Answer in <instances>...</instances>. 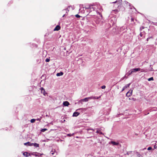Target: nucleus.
<instances>
[{
  "mask_svg": "<svg viewBox=\"0 0 157 157\" xmlns=\"http://www.w3.org/2000/svg\"><path fill=\"white\" fill-rule=\"evenodd\" d=\"M101 96L98 97H90L86 98L84 99H81V101H83L86 102L88 101L89 99H98L100 98Z\"/></svg>",
  "mask_w": 157,
  "mask_h": 157,
  "instance_id": "nucleus-1",
  "label": "nucleus"
},
{
  "mask_svg": "<svg viewBox=\"0 0 157 157\" xmlns=\"http://www.w3.org/2000/svg\"><path fill=\"white\" fill-rule=\"evenodd\" d=\"M132 90H130L128 92H127L126 94V96L128 97H130L132 94Z\"/></svg>",
  "mask_w": 157,
  "mask_h": 157,
  "instance_id": "nucleus-2",
  "label": "nucleus"
},
{
  "mask_svg": "<svg viewBox=\"0 0 157 157\" xmlns=\"http://www.w3.org/2000/svg\"><path fill=\"white\" fill-rule=\"evenodd\" d=\"M141 69L140 68H136L132 69L131 70L132 71V73L134 72H136L137 71H140Z\"/></svg>",
  "mask_w": 157,
  "mask_h": 157,
  "instance_id": "nucleus-3",
  "label": "nucleus"
},
{
  "mask_svg": "<svg viewBox=\"0 0 157 157\" xmlns=\"http://www.w3.org/2000/svg\"><path fill=\"white\" fill-rule=\"evenodd\" d=\"M110 143L113 145H118L119 144V143L113 141H111Z\"/></svg>",
  "mask_w": 157,
  "mask_h": 157,
  "instance_id": "nucleus-4",
  "label": "nucleus"
},
{
  "mask_svg": "<svg viewBox=\"0 0 157 157\" xmlns=\"http://www.w3.org/2000/svg\"><path fill=\"white\" fill-rule=\"evenodd\" d=\"M87 109V108H81L78 109L77 110H80L82 112H83L84 111H85Z\"/></svg>",
  "mask_w": 157,
  "mask_h": 157,
  "instance_id": "nucleus-5",
  "label": "nucleus"
},
{
  "mask_svg": "<svg viewBox=\"0 0 157 157\" xmlns=\"http://www.w3.org/2000/svg\"><path fill=\"white\" fill-rule=\"evenodd\" d=\"M40 90H41V92L42 93H43L44 95H45V94H46V93L45 92V90L43 88V87L40 88Z\"/></svg>",
  "mask_w": 157,
  "mask_h": 157,
  "instance_id": "nucleus-6",
  "label": "nucleus"
},
{
  "mask_svg": "<svg viewBox=\"0 0 157 157\" xmlns=\"http://www.w3.org/2000/svg\"><path fill=\"white\" fill-rule=\"evenodd\" d=\"M79 114V113L78 112H75L73 115V117H77Z\"/></svg>",
  "mask_w": 157,
  "mask_h": 157,
  "instance_id": "nucleus-7",
  "label": "nucleus"
},
{
  "mask_svg": "<svg viewBox=\"0 0 157 157\" xmlns=\"http://www.w3.org/2000/svg\"><path fill=\"white\" fill-rule=\"evenodd\" d=\"M55 153H56V154L57 153L56 152L55 149H53L50 152V154H51V155H53Z\"/></svg>",
  "mask_w": 157,
  "mask_h": 157,
  "instance_id": "nucleus-8",
  "label": "nucleus"
},
{
  "mask_svg": "<svg viewBox=\"0 0 157 157\" xmlns=\"http://www.w3.org/2000/svg\"><path fill=\"white\" fill-rule=\"evenodd\" d=\"M63 105L65 106H68L69 105V103L67 101H65L63 102Z\"/></svg>",
  "mask_w": 157,
  "mask_h": 157,
  "instance_id": "nucleus-9",
  "label": "nucleus"
},
{
  "mask_svg": "<svg viewBox=\"0 0 157 157\" xmlns=\"http://www.w3.org/2000/svg\"><path fill=\"white\" fill-rule=\"evenodd\" d=\"M60 29V27L59 25H57L54 29V31H58Z\"/></svg>",
  "mask_w": 157,
  "mask_h": 157,
  "instance_id": "nucleus-10",
  "label": "nucleus"
},
{
  "mask_svg": "<svg viewBox=\"0 0 157 157\" xmlns=\"http://www.w3.org/2000/svg\"><path fill=\"white\" fill-rule=\"evenodd\" d=\"M63 72H60V73H57L56 74V76H62L63 75Z\"/></svg>",
  "mask_w": 157,
  "mask_h": 157,
  "instance_id": "nucleus-11",
  "label": "nucleus"
},
{
  "mask_svg": "<svg viewBox=\"0 0 157 157\" xmlns=\"http://www.w3.org/2000/svg\"><path fill=\"white\" fill-rule=\"evenodd\" d=\"M130 85V83H129L128 84H127L124 87L125 89L129 87Z\"/></svg>",
  "mask_w": 157,
  "mask_h": 157,
  "instance_id": "nucleus-12",
  "label": "nucleus"
},
{
  "mask_svg": "<svg viewBox=\"0 0 157 157\" xmlns=\"http://www.w3.org/2000/svg\"><path fill=\"white\" fill-rule=\"evenodd\" d=\"M136 155L138 157H140L141 156L140 154L138 152H136Z\"/></svg>",
  "mask_w": 157,
  "mask_h": 157,
  "instance_id": "nucleus-13",
  "label": "nucleus"
},
{
  "mask_svg": "<svg viewBox=\"0 0 157 157\" xmlns=\"http://www.w3.org/2000/svg\"><path fill=\"white\" fill-rule=\"evenodd\" d=\"M34 146L36 147H39V144L36 143H34Z\"/></svg>",
  "mask_w": 157,
  "mask_h": 157,
  "instance_id": "nucleus-14",
  "label": "nucleus"
},
{
  "mask_svg": "<svg viewBox=\"0 0 157 157\" xmlns=\"http://www.w3.org/2000/svg\"><path fill=\"white\" fill-rule=\"evenodd\" d=\"M23 155H24L26 157H27L28 156V152H24L23 153Z\"/></svg>",
  "mask_w": 157,
  "mask_h": 157,
  "instance_id": "nucleus-15",
  "label": "nucleus"
},
{
  "mask_svg": "<svg viewBox=\"0 0 157 157\" xmlns=\"http://www.w3.org/2000/svg\"><path fill=\"white\" fill-rule=\"evenodd\" d=\"M141 72H147V70L142 69H141Z\"/></svg>",
  "mask_w": 157,
  "mask_h": 157,
  "instance_id": "nucleus-16",
  "label": "nucleus"
},
{
  "mask_svg": "<svg viewBox=\"0 0 157 157\" xmlns=\"http://www.w3.org/2000/svg\"><path fill=\"white\" fill-rule=\"evenodd\" d=\"M29 144H30V142H28L27 143H25L24 144L25 145H28V146H29Z\"/></svg>",
  "mask_w": 157,
  "mask_h": 157,
  "instance_id": "nucleus-17",
  "label": "nucleus"
},
{
  "mask_svg": "<svg viewBox=\"0 0 157 157\" xmlns=\"http://www.w3.org/2000/svg\"><path fill=\"white\" fill-rule=\"evenodd\" d=\"M132 74V71L131 70L129 71L128 72V75H131Z\"/></svg>",
  "mask_w": 157,
  "mask_h": 157,
  "instance_id": "nucleus-18",
  "label": "nucleus"
},
{
  "mask_svg": "<svg viewBox=\"0 0 157 157\" xmlns=\"http://www.w3.org/2000/svg\"><path fill=\"white\" fill-rule=\"evenodd\" d=\"M47 130V129H46V128H44V129H42L41 130V132H44L45 131H46Z\"/></svg>",
  "mask_w": 157,
  "mask_h": 157,
  "instance_id": "nucleus-19",
  "label": "nucleus"
},
{
  "mask_svg": "<svg viewBox=\"0 0 157 157\" xmlns=\"http://www.w3.org/2000/svg\"><path fill=\"white\" fill-rule=\"evenodd\" d=\"M35 120H36V119H32L30 121L31 123H34L35 122Z\"/></svg>",
  "mask_w": 157,
  "mask_h": 157,
  "instance_id": "nucleus-20",
  "label": "nucleus"
},
{
  "mask_svg": "<svg viewBox=\"0 0 157 157\" xmlns=\"http://www.w3.org/2000/svg\"><path fill=\"white\" fill-rule=\"evenodd\" d=\"M154 80V79H153V77H151L150 78H149L148 79V81H151V80Z\"/></svg>",
  "mask_w": 157,
  "mask_h": 157,
  "instance_id": "nucleus-21",
  "label": "nucleus"
},
{
  "mask_svg": "<svg viewBox=\"0 0 157 157\" xmlns=\"http://www.w3.org/2000/svg\"><path fill=\"white\" fill-rule=\"evenodd\" d=\"M96 132L98 133H99L101 134H102V132H101L100 130H98Z\"/></svg>",
  "mask_w": 157,
  "mask_h": 157,
  "instance_id": "nucleus-22",
  "label": "nucleus"
},
{
  "mask_svg": "<svg viewBox=\"0 0 157 157\" xmlns=\"http://www.w3.org/2000/svg\"><path fill=\"white\" fill-rule=\"evenodd\" d=\"M74 133H73L72 134H67V136H73V135H74Z\"/></svg>",
  "mask_w": 157,
  "mask_h": 157,
  "instance_id": "nucleus-23",
  "label": "nucleus"
},
{
  "mask_svg": "<svg viewBox=\"0 0 157 157\" xmlns=\"http://www.w3.org/2000/svg\"><path fill=\"white\" fill-rule=\"evenodd\" d=\"M50 61V59H48V58H47L46 60H45V61L46 62H49Z\"/></svg>",
  "mask_w": 157,
  "mask_h": 157,
  "instance_id": "nucleus-24",
  "label": "nucleus"
},
{
  "mask_svg": "<svg viewBox=\"0 0 157 157\" xmlns=\"http://www.w3.org/2000/svg\"><path fill=\"white\" fill-rule=\"evenodd\" d=\"M34 143H30V144H29V146H32L33 145H34Z\"/></svg>",
  "mask_w": 157,
  "mask_h": 157,
  "instance_id": "nucleus-25",
  "label": "nucleus"
},
{
  "mask_svg": "<svg viewBox=\"0 0 157 157\" xmlns=\"http://www.w3.org/2000/svg\"><path fill=\"white\" fill-rule=\"evenodd\" d=\"M152 148L151 147H149L147 148V150H151Z\"/></svg>",
  "mask_w": 157,
  "mask_h": 157,
  "instance_id": "nucleus-26",
  "label": "nucleus"
},
{
  "mask_svg": "<svg viewBox=\"0 0 157 157\" xmlns=\"http://www.w3.org/2000/svg\"><path fill=\"white\" fill-rule=\"evenodd\" d=\"M101 88L102 89H104L105 88V86H104H104H101Z\"/></svg>",
  "mask_w": 157,
  "mask_h": 157,
  "instance_id": "nucleus-27",
  "label": "nucleus"
},
{
  "mask_svg": "<svg viewBox=\"0 0 157 157\" xmlns=\"http://www.w3.org/2000/svg\"><path fill=\"white\" fill-rule=\"evenodd\" d=\"M75 17H79L80 16L78 14H76L75 15Z\"/></svg>",
  "mask_w": 157,
  "mask_h": 157,
  "instance_id": "nucleus-28",
  "label": "nucleus"
},
{
  "mask_svg": "<svg viewBox=\"0 0 157 157\" xmlns=\"http://www.w3.org/2000/svg\"><path fill=\"white\" fill-rule=\"evenodd\" d=\"M157 148V144H156V145H155L154 146V148L155 149H156Z\"/></svg>",
  "mask_w": 157,
  "mask_h": 157,
  "instance_id": "nucleus-29",
  "label": "nucleus"
},
{
  "mask_svg": "<svg viewBox=\"0 0 157 157\" xmlns=\"http://www.w3.org/2000/svg\"><path fill=\"white\" fill-rule=\"evenodd\" d=\"M83 101H81V99L79 101H78V102L79 103H81L82 104V102Z\"/></svg>",
  "mask_w": 157,
  "mask_h": 157,
  "instance_id": "nucleus-30",
  "label": "nucleus"
},
{
  "mask_svg": "<svg viewBox=\"0 0 157 157\" xmlns=\"http://www.w3.org/2000/svg\"><path fill=\"white\" fill-rule=\"evenodd\" d=\"M144 29V27H141L140 29V30H142V29Z\"/></svg>",
  "mask_w": 157,
  "mask_h": 157,
  "instance_id": "nucleus-31",
  "label": "nucleus"
},
{
  "mask_svg": "<svg viewBox=\"0 0 157 157\" xmlns=\"http://www.w3.org/2000/svg\"><path fill=\"white\" fill-rule=\"evenodd\" d=\"M36 120L38 121H40L41 120V118H37L36 119Z\"/></svg>",
  "mask_w": 157,
  "mask_h": 157,
  "instance_id": "nucleus-32",
  "label": "nucleus"
},
{
  "mask_svg": "<svg viewBox=\"0 0 157 157\" xmlns=\"http://www.w3.org/2000/svg\"><path fill=\"white\" fill-rule=\"evenodd\" d=\"M90 8H91V6H89L88 7H86V9H89Z\"/></svg>",
  "mask_w": 157,
  "mask_h": 157,
  "instance_id": "nucleus-33",
  "label": "nucleus"
},
{
  "mask_svg": "<svg viewBox=\"0 0 157 157\" xmlns=\"http://www.w3.org/2000/svg\"><path fill=\"white\" fill-rule=\"evenodd\" d=\"M125 89L123 87V88L122 89V90H121V92L123 91Z\"/></svg>",
  "mask_w": 157,
  "mask_h": 157,
  "instance_id": "nucleus-34",
  "label": "nucleus"
},
{
  "mask_svg": "<svg viewBox=\"0 0 157 157\" xmlns=\"http://www.w3.org/2000/svg\"><path fill=\"white\" fill-rule=\"evenodd\" d=\"M123 27H122L121 28V30H123Z\"/></svg>",
  "mask_w": 157,
  "mask_h": 157,
  "instance_id": "nucleus-35",
  "label": "nucleus"
},
{
  "mask_svg": "<svg viewBox=\"0 0 157 157\" xmlns=\"http://www.w3.org/2000/svg\"><path fill=\"white\" fill-rule=\"evenodd\" d=\"M140 36H141V37L142 36V33H140Z\"/></svg>",
  "mask_w": 157,
  "mask_h": 157,
  "instance_id": "nucleus-36",
  "label": "nucleus"
},
{
  "mask_svg": "<svg viewBox=\"0 0 157 157\" xmlns=\"http://www.w3.org/2000/svg\"><path fill=\"white\" fill-rule=\"evenodd\" d=\"M151 71H153V68L152 67H151V69L150 70Z\"/></svg>",
  "mask_w": 157,
  "mask_h": 157,
  "instance_id": "nucleus-37",
  "label": "nucleus"
},
{
  "mask_svg": "<svg viewBox=\"0 0 157 157\" xmlns=\"http://www.w3.org/2000/svg\"><path fill=\"white\" fill-rule=\"evenodd\" d=\"M149 39H150V38H148L147 39V41H148V40H149Z\"/></svg>",
  "mask_w": 157,
  "mask_h": 157,
  "instance_id": "nucleus-38",
  "label": "nucleus"
},
{
  "mask_svg": "<svg viewBox=\"0 0 157 157\" xmlns=\"http://www.w3.org/2000/svg\"><path fill=\"white\" fill-rule=\"evenodd\" d=\"M91 130H92L93 131H94V130L93 129H92Z\"/></svg>",
  "mask_w": 157,
  "mask_h": 157,
  "instance_id": "nucleus-39",
  "label": "nucleus"
},
{
  "mask_svg": "<svg viewBox=\"0 0 157 157\" xmlns=\"http://www.w3.org/2000/svg\"><path fill=\"white\" fill-rule=\"evenodd\" d=\"M148 38H150V39L151 38H152V37H149Z\"/></svg>",
  "mask_w": 157,
  "mask_h": 157,
  "instance_id": "nucleus-40",
  "label": "nucleus"
},
{
  "mask_svg": "<svg viewBox=\"0 0 157 157\" xmlns=\"http://www.w3.org/2000/svg\"><path fill=\"white\" fill-rule=\"evenodd\" d=\"M116 2H113V3H116Z\"/></svg>",
  "mask_w": 157,
  "mask_h": 157,
  "instance_id": "nucleus-41",
  "label": "nucleus"
},
{
  "mask_svg": "<svg viewBox=\"0 0 157 157\" xmlns=\"http://www.w3.org/2000/svg\"><path fill=\"white\" fill-rule=\"evenodd\" d=\"M35 155L36 156H37V155H36V154H35Z\"/></svg>",
  "mask_w": 157,
  "mask_h": 157,
  "instance_id": "nucleus-42",
  "label": "nucleus"
},
{
  "mask_svg": "<svg viewBox=\"0 0 157 157\" xmlns=\"http://www.w3.org/2000/svg\"><path fill=\"white\" fill-rule=\"evenodd\" d=\"M65 15H64L63 16V17H64V16Z\"/></svg>",
  "mask_w": 157,
  "mask_h": 157,
  "instance_id": "nucleus-43",
  "label": "nucleus"
}]
</instances>
